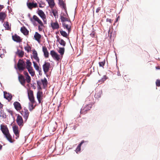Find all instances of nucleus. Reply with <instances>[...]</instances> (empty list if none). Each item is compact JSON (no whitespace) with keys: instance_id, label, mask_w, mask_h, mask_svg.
Wrapping results in <instances>:
<instances>
[{"instance_id":"f257e3e1","label":"nucleus","mask_w":160,"mask_h":160,"mask_svg":"<svg viewBox=\"0 0 160 160\" xmlns=\"http://www.w3.org/2000/svg\"><path fill=\"white\" fill-rule=\"evenodd\" d=\"M30 20L34 25H35V22H37L39 24V25L38 26L39 30L40 31L42 30L43 27H44L43 23L37 16L35 15H33L32 18H30Z\"/></svg>"},{"instance_id":"f03ea898","label":"nucleus","mask_w":160,"mask_h":160,"mask_svg":"<svg viewBox=\"0 0 160 160\" xmlns=\"http://www.w3.org/2000/svg\"><path fill=\"white\" fill-rule=\"evenodd\" d=\"M92 106V104L90 103L83 105L81 109V113L84 114L86 113L88 111L90 110Z\"/></svg>"},{"instance_id":"7ed1b4c3","label":"nucleus","mask_w":160,"mask_h":160,"mask_svg":"<svg viewBox=\"0 0 160 160\" xmlns=\"http://www.w3.org/2000/svg\"><path fill=\"white\" fill-rule=\"evenodd\" d=\"M17 67L19 71H23L25 69V63L22 60L19 59L18 60Z\"/></svg>"},{"instance_id":"20e7f679","label":"nucleus","mask_w":160,"mask_h":160,"mask_svg":"<svg viewBox=\"0 0 160 160\" xmlns=\"http://www.w3.org/2000/svg\"><path fill=\"white\" fill-rule=\"evenodd\" d=\"M50 66L51 65L49 62L46 61L44 62V64L42 65V68L45 74L47 73L48 72Z\"/></svg>"},{"instance_id":"39448f33","label":"nucleus","mask_w":160,"mask_h":160,"mask_svg":"<svg viewBox=\"0 0 160 160\" xmlns=\"http://www.w3.org/2000/svg\"><path fill=\"white\" fill-rule=\"evenodd\" d=\"M37 13L39 16L42 19L45 23H47L46 16L44 12L41 10H38Z\"/></svg>"},{"instance_id":"423d86ee","label":"nucleus","mask_w":160,"mask_h":160,"mask_svg":"<svg viewBox=\"0 0 160 160\" xmlns=\"http://www.w3.org/2000/svg\"><path fill=\"white\" fill-rule=\"evenodd\" d=\"M16 122L18 125L20 127L23 125V122L22 117L19 114H18L16 119Z\"/></svg>"},{"instance_id":"0eeeda50","label":"nucleus","mask_w":160,"mask_h":160,"mask_svg":"<svg viewBox=\"0 0 160 160\" xmlns=\"http://www.w3.org/2000/svg\"><path fill=\"white\" fill-rule=\"evenodd\" d=\"M13 131L16 137L15 138L18 139L19 136V131L18 130V127L15 125L12 127Z\"/></svg>"},{"instance_id":"6e6552de","label":"nucleus","mask_w":160,"mask_h":160,"mask_svg":"<svg viewBox=\"0 0 160 160\" xmlns=\"http://www.w3.org/2000/svg\"><path fill=\"white\" fill-rule=\"evenodd\" d=\"M50 54L54 59L58 61L59 60V55L54 50H52L51 51Z\"/></svg>"},{"instance_id":"1a4fd4ad","label":"nucleus","mask_w":160,"mask_h":160,"mask_svg":"<svg viewBox=\"0 0 160 160\" xmlns=\"http://www.w3.org/2000/svg\"><path fill=\"white\" fill-rule=\"evenodd\" d=\"M21 114L26 121L28 117L29 114V112L28 110L27 109L24 108L23 110L21 112Z\"/></svg>"},{"instance_id":"9d476101","label":"nucleus","mask_w":160,"mask_h":160,"mask_svg":"<svg viewBox=\"0 0 160 160\" xmlns=\"http://www.w3.org/2000/svg\"><path fill=\"white\" fill-rule=\"evenodd\" d=\"M4 135L10 143H13L15 141L14 139L12 138V137L10 135L9 132L5 133Z\"/></svg>"},{"instance_id":"9b49d317","label":"nucleus","mask_w":160,"mask_h":160,"mask_svg":"<svg viewBox=\"0 0 160 160\" xmlns=\"http://www.w3.org/2000/svg\"><path fill=\"white\" fill-rule=\"evenodd\" d=\"M0 129L3 134L9 132V130L6 125H0Z\"/></svg>"},{"instance_id":"f8f14e48","label":"nucleus","mask_w":160,"mask_h":160,"mask_svg":"<svg viewBox=\"0 0 160 160\" xmlns=\"http://www.w3.org/2000/svg\"><path fill=\"white\" fill-rule=\"evenodd\" d=\"M18 80L22 86H25V79L24 77L22 74H20L18 76Z\"/></svg>"},{"instance_id":"ddd939ff","label":"nucleus","mask_w":160,"mask_h":160,"mask_svg":"<svg viewBox=\"0 0 160 160\" xmlns=\"http://www.w3.org/2000/svg\"><path fill=\"white\" fill-rule=\"evenodd\" d=\"M12 39L14 41L17 42H22V39L16 34H15L12 36Z\"/></svg>"},{"instance_id":"4468645a","label":"nucleus","mask_w":160,"mask_h":160,"mask_svg":"<svg viewBox=\"0 0 160 160\" xmlns=\"http://www.w3.org/2000/svg\"><path fill=\"white\" fill-rule=\"evenodd\" d=\"M4 97L8 101H10L12 98V96L11 94L8 93L6 92H4Z\"/></svg>"},{"instance_id":"2eb2a0df","label":"nucleus","mask_w":160,"mask_h":160,"mask_svg":"<svg viewBox=\"0 0 160 160\" xmlns=\"http://www.w3.org/2000/svg\"><path fill=\"white\" fill-rule=\"evenodd\" d=\"M13 105L15 109L18 111H20L22 108V106L18 102H15L13 103Z\"/></svg>"},{"instance_id":"dca6fc26","label":"nucleus","mask_w":160,"mask_h":160,"mask_svg":"<svg viewBox=\"0 0 160 160\" xmlns=\"http://www.w3.org/2000/svg\"><path fill=\"white\" fill-rule=\"evenodd\" d=\"M27 5L28 8L31 9L33 8H36L38 7L37 4L33 2L27 3Z\"/></svg>"},{"instance_id":"f3484780","label":"nucleus","mask_w":160,"mask_h":160,"mask_svg":"<svg viewBox=\"0 0 160 160\" xmlns=\"http://www.w3.org/2000/svg\"><path fill=\"white\" fill-rule=\"evenodd\" d=\"M33 57L38 62H39V58L38 57L37 52L35 49L32 51Z\"/></svg>"},{"instance_id":"a211bd4d","label":"nucleus","mask_w":160,"mask_h":160,"mask_svg":"<svg viewBox=\"0 0 160 160\" xmlns=\"http://www.w3.org/2000/svg\"><path fill=\"white\" fill-rule=\"evenodd\" d=\"M62 26L64 28H66L68 30V34H69L71 30V26L70 24H67L66 23H62Z\"/></svg>"},{"instance_id":"6ab92c4d","label":"nucleus","mask_w":160,"mask_h":160,"mask_svg":"<svg viewBox=\"0 0 160 160\" xmlns=\"http://www.w3.org/2000/svg\"><path fill=\"white\" fill-rule=\"evenodd\" d=\"M51 26L53 30L57 29L59 28V25L57 22H52L51 23Z\"/></svg>"},{"instance_id":"aec40b11","label":"nucleus","mask_w":160,"mask_h":160,"mask_svg":"<svg viewBox=\"0 0 160 160\" xmlns=\"http://www.w3.org/2000/svg\"><path fill=\"white\" fill-rule=\"evenodd\" d=\"M42 49L45 57L48 58L49 57V53L47 47L46 46H43Z\"/></svg>"},{"instance_id":"412c9836","label":"nucleus","mask_w":160,"mask_h":160,"mask_svg":"<svg viewBox=\"0 0 160 160\" xmlns=\"http://www.w3.org/2000/svg\"><path fill=\"white\" fill-rule=\"evenodd\" d=\"M7 17L6 13L5 12H0V21L3 22Z\"/></svg>"},{"instance_id":"4be33fe9","label":"nucleus","mask_w":160,"mask_h":160,"mask_svg":"<svg viewBox=\"0 0 160 160\" xmlns=\"http://www.w3.org/2000/svg\"><path fill=\"white\" fill-rule=\"evenodd\" d=\"M56 38H57V42H58L61 45H62L64 47L65 46L66 42L65 41L63 40L62 39H60L59 37L58 36H56Z\"/></svg>"},{"instance_id":"5701e85b","label":"nucleus","mask_w":160,"mask_h":160,"mask_svg":"<svg viewBox=\"0 0 160 160\" xmlns=\"http://www.w3.org/2000/svg\"><path fill=\"white\" fill-rule=\"evenodd\" d=\"M42 92L38 91L37 93V98L39 103L41 102V100L42 99Z\"/></svg>"},{"instance_id":"b1692460","label":"nucleus","mask_w":160,"mask_h":160,"mask_svg":"<svg viewBox=\"0 0 160 160\" xmlns=\"http://www.w3.org/2000/svg\"><path fill=\"white\" fill-rule=\"evenodd\" d=\"M33 63L34 68L40 74L42 72L41 68H39L38 64L35 62L33 61Z\"/></svg>"},{"instance_id":"393cba45","label":"nucleus","mask_w":160,"mask_h":160,"mask_svg":"<svg viewBox=\"0 0 160 160\" xmlns=\"http://www.w3.org/2000/svg\"><path fill=\"white\" fill-rule=\"evenodd\" d=\"M3 26L5 28V29L8 30H11V26L9 25V24L8 22H4Z\"/></svg>"},{"instance_id":"a878e982","label":"nucleus","mask_w":160,"mask_h":160,"mask_svg":"<svg viewBox=\"0 0 160 160\" xmlns=\"http://www.w3.org/2000/svg\"><path fill=\"white\" fill-rule=\"evenodd\" d=\"M34 37L36 40L38 42H40L41 37V36L40 34L36 32H35Z\"/></svg>"},{"instance_id":"bb28decb","label":"nucleus","mask_w":160,"mask_h":160,"mask_svg":"<svg viewBox=\"0 0 160 160\" xmlns=\"http://www.w3.org/2000/svg\"><path fill=\"white\" fill-rule=\"evenodd\" d=\"M41 81L43 88H45L46 87H47L48 83V82L47 79L46 78H44L43 79H42L41 80Z\"/></svg>"},{"instance_id":"cd10ccee","label":"nucleus","mask_w":160,"mask_h":160,"mask_svg":"<svg viewBox=\"0 0 160 160\" xmlns=\"http://www.w3.org/2000/svg\"><path fill=\"white\" fill-rule=\"evenodd\" d=\"M20 30L24 35H26L28 34V31L24 27L21 28Z\"/></svg>"},{"instance_id":"c85d7f7f","label":"nucleus","mask_w":160,"mask_h":160,"mask_svg":"<svg viewBox=\"0 0 160 160\" xmlns=\"http://www.w3.org/2000/svg\"><path fill=\"white\" fill-rule=\"evenodd\" d=\"M48 2L50 7L51 8H53L55 5L54 0H48Z\"/></svg>"},{"instance_id":"c756f323","label":"nucleus","mask_w":160,"mask_h":160,"mask_svg":"<svg viewBox=\"0 0 160 160\" xmlns=\"http://www.w3.org/2000/svg\"><path fill=\"white\" fill-rule=\"evenodd\" d=\"M26 68L27 69L30 68H32V63L30 61V60L28 59L26 60Z\"/></svg>"},{"instance_id":"7c9ffc66","label":"nucleus","mask_w":160,"mask_h":160,"mask_svg":"<svg viewBox=\"0 0 160 160\" xmlns=\"http://www.w3.org/2000/svg\"><path fill=\"white\" fill-rule=\"evenodd\" d=\"M84 140H82L81 141L80 143L78 145V147L76 148L75 151L77 153H78V152H80L81 150V147L82 144L84 142Z\"/></svg>"},{"instance_id":"2f4dec72","label":"nucleus","mask_w":160,"mask_h":160,"mask_svg":"<svg viewBox=\"0 0 160 160\" xmlns=\"http://www.w3.org/2000/svg\"><path fill=\"white\" fill-rule=\"evenodd\" d=\"M16 54L18 55L19 57L22 58L23 57L24 54V52L20 50H18Z\"/></svg>"},{"instance_id":"473e14b6","label":"nucleus","mask_w":160,"mask_h":160,"mask_svg":"<svg viewBox=\"0 0 160 160\" xmlns=\"http://www.w3.org/2000/svg\"><path fill=\"white\" fill-rule=\"evenodd\" d=\"M59 5L62 6V8L65 9L66 8V4L62 0H58Z\"/></svg>"},{"instance_id":"72a5a7b5","label":"nucleus","mask_w":160,"mask_h":160,"mask_svg":"<svg viewBox=\"0 0 160 160\" xmlns=\"http://www.w3.org/2000/svg\"><path fill=\"white\" fill-rule=\"evenodd\" d=\"M0 116L3 118H6L7 117L4 111L1 109L0 111Z\"/></svg>"},{"instance_id":"f704fd0d","label":"nucleus","mask_w":160,"mask_h":160,"mask_svg":"<svg viewBox=\"0 0 160 160\" xmlns=\"http://www.w3.org/2000/svg\"><path fill=\"white\" fill-rule=\"evenodd\" d=\"M27 69L32 76L33 77L35 75V72L33 68H31Z\"/></svg>"},{"instance_id":"c9c22d12","label":"nucleus","mask_w":160,"mask_h":160,"mask_svg":"<svg viewBox=\"0 0 160 160\" xmlns=\"http://www.w3.org/2000/svg\"><path fill=\"white\" fill-rule=\"evenodd\" d=\"M59 50L58 51V52L60 53L61 56H62L64 52L65 48H64L60 47L59 48Z\"/></svg>"},{"instance_id":"e433bc0d","label":"nucleus","mask_w":160,"mask_h":160,"mask_svg":"<svg viewBox=\"0 0 160 160\" xmlns=\"http://www.w3.org/2000/svg\"><path fill=\"white\" fill-rule=\"evenodd\" d=\"M60 34L62 36L65 38L67 37L68 35L66 32L63 31L62 30H60Z\"/></svg>"},{"instance_id":"4c0bfd02","label":"nucleus","mask_w":160,"mask_h":160,"mask_svg":"<svg viewBox=\"0 0 160 160\" xmlns=\"http://www.w3.org/2000/svg\"><path fill=\"white\" fill-rule=\"evenodd\" d=\"M35 103L31 102L29 103V109L30 111H32L35 108V106H33V104Z\"/></svg>"},{"instance_id":"58836bf2","label":"nucleus","mask_w":160,"mask_h":160,"mask_svg":"<svg viewBox=\"0 0 160 160\" xmlns=\"http://www.w3.org/2000/svg\"><path fill=\"white\" fill-rule=\"evenodd\" d=\"M28 97L34 96L33 92L32 90H29L28 91Z\"/></svg>"},{"instance_id":"ea45409f","label":"nucleus","mask_w":160,"mask_h":160,"mask_svg":"<svg viewBox=\"0 0 160 160\" xmlns=\"http://www.w3.org/2000/svg\"><path fill=\"white\" fill-rule=\"evenodd\" d=\"M24 48L28 52H29L31 50V47L27 44V46L24 47Z\"/></svg>"},{"instance_id":"a19ab883","label":"nucleus","mask_w":160,"mask_h":160,"mask_svg":"<svg viewBox=\"0 0 160 160\" xmlns=\"http://www.w3.org/2000/svg\"><path fill=\"white\" fill-rule=\"evenodd\" d=\"M25 81L28 83H30L31 81V78L29 76H28L27 77H25Z\"/></svg>"},{"instance_id":"79ce46f5","label":"nucleus","mask_w":160,"mask_h":160,"mask_svg":"<svg viewBox=\"0 0 160 160\" xmlns=\"http://www.w3.org/2000/svg\"><path fill=\"white\" fill-rule=\"evenodd\" d=\"M107 78V77L106 76L104 75L101 79H100L98 81V82H99L102 83L105 81Z\"/></svg>"},{"instance_id":"37998d69","label":"nucleus","mask_w":160,"mask_h":160,"mask_svg":"<svg viewBox=\"0 0 160 160\" xmlns=\"http://www.w3.org/2000/svg\"><path fill=\"white\" fill-rule=\"evenodd\" d=\"M60 19L61 22H62V23H63L65 21H68V20L67 18H66L63 16H61Z\"/></svg>"},{"instance_id":"c03bdc74","label":"nucleus","mask_w":160,"mask_h":160,"mask_svg":"<svg viewBox=\"0 0 160 160\" xmlns=\"http://www.w3.org/2000/svg\"><path fill=\"white\" fill-rule=\"evenodd\" d=\"M105 60H104L103 61L99 62V66L103 68L104 66L105 65Z\"/></svg>"},{"instance_id":"a18cd8bd","label":"nucleus","mask_w":160,"mask_h":160,"mask_svg":"<svg viewBox=\"0 0 160 160\" xmlns=\"http://www.w3.org/2000/svg\"><path fill=\"white\" fill-rule=\"evenodd\" d=\"M28 98H29V100L31 102H32V103H35V101L34 96H32V97H28Z\"/></svg>"},{"instance_id":"49530a36","label":"nucleus","mask_w":160,"mask_h":160,"mask_svg":"<svg viewBox=\"0 0 160 160\" xmlns=\"http://www.w3.org/2000/svg\"><path fill=\"white\" fill-rule=\"evenodd\" d=\"M124 78L126 81H127L128 82L130 80V77L128 75H125L124 77Z\"/></svg>"},{"instance_id":"de8ad7c7","label":"nucleus","mask_w":160,"mask_h":160,"mask_svg":"<svg viewBox=\"0 0 160 160\" xmlns=\"http://www.w3.org/2000/svg\"><path fill=\"white\" fill-rule=\"evenodd\" d=\"M156 86L160 87V80L157 79L156 82Z\"/></svg>"},{"instance_id":"09e8293b","label":"nucleus","mask_w":160,"mask_h":160,"mask_svg":"<svg viewBox=\"0 0 160 160\" xmlns=\"http://www.w3.org/2000/svg\"><path fill=\"white\" fill-rule=\"evenodd\" d=\"M42 83V82H40L37 81V85L39 87V88L40 89H41V85Z\"/></svg>"},{"instance_id":"8fccbe9b","label":"nucleus","mask_w":160,"mask_h":160,"mask_svg":"<svg viewBox=\"0 0 160 160\" xmlns=\"http://www.w3.org/2000/svg\"><path fill=\"white\" fill-rule=\"evenodd\" d=\"M95 32H94V31H93L90 34V35L91 36V37H94L95 36Z\"/></svg>"},{"instance_id":"3c124183","label":"nucleus","mask_w":160,"mask_h":160,"mask_svg":"<svg viewBox=\"0 0 160 160\" xmlns=\"http://www.w3.org/2000/svg\"><path fill=\"white\" fill-rule=\"evenodd\" d=\"M106 21H107V22H109L110 23H112V20L111 19L108 18L107 19Z\"/></svg>"},{"instance_id":"603ef678","label":"nucleus","mask_w":160,"mask_h":160,"mask_svg":"<svg viewBox=\"0 0 160 160\" xmlns=\"http://www.w3.org/2000/svg\"><path fill=\"white\" fill-rule=\"evenodd\" d=\"M101 8L100 7H98V8H97L96 10V12L97 13L100 10Z\"/></svg>"},{"instance_id":"864d4df0","label":"nucleus","mask_w":160,"mask_h":160,"mask_svg":"<svg viewBox=\"0 0 160 160\" xmlns=\"http://www.w3.org/2000/svg\"><path fill=\"white\" fill-rule=\"evenodd\" d=\"M24 74L25 76L26 77H27L28 76H29L28 72H24Z\"/></svg>"},{"instance_id":"5fc2aeb1","label":"nucleus","mask_w":160,"mask_h":160,"mask_svg":"<svg viewBox=\"0 0 160 160\" xmlns=\"http://www.w3.org/2000/svg\"><path fill=\"white\" fill-rule=\"evenodd\" d=\"M52 126H50V127H49V129H50L51 131V130H52V131H54L55 130V129H54V128L53 129H52Z\"/></svg>"},{"instance_id":"6e6d98bb","label":"nucleus","mask_w":160,"mask_h":160,"mask_svg":"<svg viewBox=\"0 0 160 160\" xmlns=\"http://www.w3.org/2000/svg\"><path fill=\"white\" fill-rule=\"evenodd\" d=\"M52 12L53 13V14L54 16H56V14L57 13V12H55L54 11H52Z\"/></svg>"},{"instance_id":"4d7b16f0","label":"nucleus","mask_w":160,"mask_h":160,"mask_svg":"<svg viewBox=\"0 0 160 160\" xmlns=\"http://www.w3.org/2000/svg\"><path fill=\"white\" fill-rule=\"evenodd\" d=\"M3 8H4V6L2 5H0V11Z\"/></svg>"},{"instance_id":"13d9d810","label":"nucleus","mask_w":160,"mask_h":160,"mask_svg":"<svg viewBox=\"0 0 160 160\" xmlns=\"http://www.w3.org/2000/svg\"><path fill=\"white\" fill-rule=\"evenodd\" d=\"M3 105L0 102V109L2 108Z\"/></svg>"},{"instance_id":"bf43d9fd","label":"nucleus","mask_w":160,"mask_h":160,"mask_svg":"<svg viewBox=\"0 0 160 160\" xmlns=\"http://www.w3.org/2000/svg\"><path fill=\"white\" fill-rule=\"evenodd\" d=\"M156 68L157 69H160V67L158 66L156 67Z\"/></svg>"},{"instance_id":"052dcab7","label":"nucleus","mask_w":160,"mask_h":160,"mask_svg":"<svg viewBox=\"0 0 160 160\" xmlns=\"http://www.w3.org/2000/svg\"><path fill=\"white\" fill-rule=\"evenodd\" d=\"M2 145L1 144H0V150L2 149Z\"/></svg>"},{"instance_id":"680f3d73","label":"nucleus","mask_w":160,"mask_h":160,"mask_svg":"<svg viewBox=\"0 0 160 160\" xmlns=\"http://www.w3.org/2000/svg\"><path fill=\"white\" fill-rule=\"evenodd\" d=\"M98 94V93H95V96L96 97V98H97L98 97L97 96V95Z\"/></svg>"},{"instance_id":"e2e57ef3","label":"nucleus","mask_w":160,"mask_h":160,"mask_svg":"<svg viewBox=\"0 0 160 160\" xmlns=\"http://www.w3.org/2000/svg\"><path fill=\"white\" fill-rule=\"evenodd\" d=\"M39 7L40 8H42V7L41 6V4H39Z\"/></svg>"},{"instance_id":"0e129e2a","label":"nucleus","mask_w":160,"mask_h":160,"mask_svg":"<svg viewBox=\"0 0 160 160\" xmlns=\"http://www.w3.org/2000/svg\"><path fill=\"white\" fill-rule=\"evenodd\" d=\"M118 21V18H117V20H116V22H117Z\"/></svg>"},{"instance_id":"69168bd1","label":"nucleus","mask_w":160,"mask_h":160,"mask_svg":"<svg viewBox=\"0 0 160 160\" xmlns=\"http://www.w3.org/2000/svg\"><path fill=\"white\" fill-rule=\"evenodd\" d=\"M100 97V96H99L98 97V98H99V97Z\"/></svg>"},{"instance_id":"338daca9","label":"nucleus","mask_w":160,"mask_h":160,"mask_svg":"<svg viewBox=\"0 0 160 160\" xmlns=\"http://www.w3.org/2000/svg\"><path fill=\"white\" fill-rule=\"evenodd\" d=\"M11 114L12 115V112H11Z\"/></svg>"},{"instance_id":"774afa93","label":"nucleus","mask_w":160,"mask_h":160,"mask_svg":"<svg viewBox=\"0 0 160 160\" xmlns=\"http://www.w3.org/2000/svg\"><path fill=\"white\" fill-rule=\"evenodd\" d=\"M47 0V1H48V0Z\"/></svg>"}]
</instances>
